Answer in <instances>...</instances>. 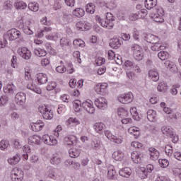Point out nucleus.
<instances>
[{"label":"nucleus","instance_id":"1","mask_svg":"<svg viewBox=\"0 0 181 181\" xmlns=\"http://www.w3.org/2000/svg\"><path fill=\"white\" fill-rule=\"evenodd\" d=\"M131 50L133 53V56L135 60L141 62L144 59V49L142 47L136 44L132 45Z\"/></svg>","mask_w":181,"mask_h":181},{"label":"nucleus","instance_id":"2","mask_svg":"<svg viewBox=\"0 0 181 181\" xmlns=\"http://www.w3.org/2000/svg\"><path fill=\"white\" fill-rule=\"evenodd\" d=\"M105 135L113 144H119L122 142H124V137L122 136H115L110 130L105 131Z\"/></svg>","mask_w":181,"mask_h":181},{"label":"nucleus","instance_id":"3","mask_svg":"<svg viewBox=\"0 0 181 181\" xmlns=\"http://www.w3.org/2000/svg\"><path fill=\"white\" fill-rule=\"evenodd\" d=\"M11 180L12 181H22L23 180V170L19 168H13L11 172Z\"/></svg>","mask_w":181,"mask_h":181},{"label":"nucleus","instance_id":"4","mask_svg":"<svg viewBox=\"0 0 181 181\" xmlns=\"http://www.w3.org/2000/svg\"><path fill=\"white\" fill-rule=\"evenodd\" d=\"M163 16H165V11H163V8H158L157 11L151 16V18L157 23H163V22H165Z\"/></svg>","mask_w":181,"mask_h":181},{"label":"nucleus","instance_id":"5","mask_svg":"<svg viewBox=\"0 0 181 181\" xmlns=\"http://www.w3.org/2000/svg\"><path fill=\"white\" fill-rule=\"evenodd\" d=\"M82 108H83L84 111H86L88 114H95V107H94V103L91 101V100H86L82 103Z\"/></svg>","mask_w":181,"mask_h":181},{"label":"nucleus","instance_id":"6","mask_svg":"<svg viewBox=\"0 0 181 181\" xmlns=\"http://www.w3.org/2000/svg\"><path fill=\"white\" fill-rule=\"evenodd\" d=\"M117 100L122 104H129L134 100V95L131 92L122 94L117 97Z\"/></svg>","mask_w":181,"mask_h":181},{"label":"nucleus","instance_id":"7","mask_svg":"<svg viewBox=\"0 0 181 181\" xmlns=\"http://www.w3.org/2000/svg\"><path fill=\"white\" fill-rule=\"evenodd\" d=\"M17 53L21 56V57L25 59V60H30L32 57V52H30V49H28L26 47L18 48Z\"/></svg>","mask_w":181,"mask_h":181},{"label":"nucleus","instance_id":"8","mask_svg":"<svg viewBox=\"0 0 181 181\" xmlns=\"http://www.w3.org/2000/svg\"><path fill=\"white\" fill-rule=\"evenodd\" d=\"M108 83H98L94 89L97 94H100V95H105L107 93H108Z\"/></svg>","mask_w":181,"mask_h":181},{"label":"nucleus","instance_id":"9","mask_svg":"<svg viewBox=\"0 0 181 181\" xmlns=\"http://www.w3.org/2000/svg\"><path fill=\"white\" fill-rule=\"evenodd\" d=\"M114 21H115V19H114L112 14L111 13H107L106 21H105L104 24H103L104 28H105V29H112V28H114Z\"/></svg>","mask_w":181,"mask_h":181},{"label":"nucleus","instance_id":"10","mask_svg":"<svg viewBox=\"0 0 181 181\" xmlns=\"http://www.w3.org/2000/svg\"><path fill=\"white\" fill-rule=\"evenodd\" d=\"M64 142L66 146H73V145H77L78 142V139L74 135H68L64 137Z\"/></svg>","mask_w":181,"mask_h":181},{"label":"nucleus","instance_id":"11","mask_svg":"<svg viewBox=\"0 0 181 181\" xmlns=\"http://www.w3.org/2000/svg\"><path fill=\"white\" fill-rule=\"evenodd\" d=\"M42 141L45 145H49L50 146L57 145V139H55L53 136L45 134L42 136Z\"/></svg>","mask_w":181,"mask_h":181},{"label":"nucleus","instance_id":"12","mask_svg":"<svg viewBox=\"0 0 181 181\" xmlns=\"http://www.w3.org/2000/svg\"><path fill=\"white\" fill-rule=\"evenodd\" d=\"M15 102L18 105L23 107L26 103V94L23 92L18 93L15 96Z\"/></svg>","mask_w":181,"mask_h":181},{"label":"nucleus","instance_id":"13","mask_svg":"<svg viewBox=\"0 0 181 181\" xmlns=\"http://www.w3.org/2000/svg\"><path fill=\"white\" fill-rule=\"evenodd\" d=\"M95 105L99 110H105L108 107V103L105 98H99L95 100Z\"/></svg>","mask_w":181,"mask_h":181},{"label":"nucleus","instance_id":"14","mask_svg":"<svg viewBox=\"0 0 181 181\" xmlns=\"http://www.w3.org/2000/svg\"><path fill=\"white\" fill-rule=\"evenodd\" d=\"M7 36L9 40H16V39H19L21 37V31L15 28L11 29L7 32Z\"/></svg>","mask_w":181,"mask_h":181},{"label":"nucleus","instance_id":"15","mask_svg":"<svg viewBox=\"0 0 181 181\" xmlns=\"http://www.w3.org/2000/svg\"><path fill=\"white\" fill-rule=\"evenodd\" d=\"M142 38L144 40L147 42V43H158L159 42V37H158L156 35H152V34H143Z\"/></svg>","mask_w":181,"mask_h":181},{"label":"nucleus","instance_id":"16","mask_svg":"<svg viewBox=\"0 0 181 181\" xmlns=\"http://www.w3.org/2000/svg\"><path fill=\"white\" fill-rule=\"evenodd\" d=\"M28 81L29 82L27 84V88H28V90H30L37 94H42V89H40V88H39L37 85L35 83L34 81L30 80Z\"/></svg>","mask_w":181,"mask_h":181},{"label":"nucleus","instance_id":"17","mask_svg":"<svg viewBox=\"0 0 181 181\" xmlns=\"http://www.w3.org/2000/svg\"><path fill=\"white\" fill-rule=\"evenodd\" d=\"M148 153L150 156V159L151 160H158L159 159V151L153 147L148 148Z\"/></svg>","mask_w":181,"mask_h":181},{"label":"nucleus","instance_id":"18","mask_svg":"<svg viewBox=\"0 0 181 181\" xmlns=\"http://www.w3.org/2000/svg\"><path fill=\"white\" fill-rule=\"evenodd\" d=\"M66 127L70 128V127H77V125H80V119L77 117H69L65 122Z\"/></svg>","mask_w":181,"mask_h":181},{"label":"nucleus","instance_id":"19","mask_svg":"<svg viewBox=\"0 0 181 181\" xmlns=\"http://www.w3.org/2000/svg\"><path fill=\"white\" fill-rule=\"evenodd\" d=\"M121 45H122V40L118 37L112 38L110 41V46L112 49H118L121 47Z\"/></svg>","mask_w":181,"mask_h":181},{"label":"nucleus","instance_id":"20","mask_svg":"<svg viewBox=\"0 0 181 181\" xmlns=\"http://www.w3.org/2000/svg\"><path fill=\"white\" fill-rule=\"evenodd\" d=\"M107 179L115 180L117 179V171L114 165H110L107 168Z\"/></svg>","mask_w":181,"mask_h":181},{"label":"nucleus","instance_id":"21","mask_svg":"<svg viewBox=\"0 0 181 181\" xmlns=\"http://www.w3.org/2000/svg\"><path fill=\"white\" fill-rule=\"evenodd\" d=\"M35 78L37 79V81L38 84H46L48 81L47 75L43 73H39L37 74L35 76Z\"/></svg>","mask_w":181,"mask_h":181},{"label":"nucleus","instance_id":"22","mask_svg":"<svg viewBox=\"0 0 181 181\" xmlns=\"http://www.w3.org/2000/svg\"><path fill=\"white\" fill-rule=\"evenodd\" d=\"M161 132L166 136H170V138H173L175 136V132H173V129L169 126H164L161 128Z\"/></svg>","mask_w":181,"mask_h":181},{"label":"nucleus","instance_id":"23","mask_svg":"<svg viewBox=\"0 0 181 181\" xmlns=\"http://www.w3.org/2000/svg\"><path fill=\"white\" fill-rule=\"evenodd\" d=\"M164 66L166 69L172 71V73H177V66H176V64L171 61H166L164 63Z\"/></svg>","mask_w":181,"mask_h":181},{"label":"nucleus","instance_id":"24","mask_svg":"<svg viewBox=\"0 0 181 181\" xmlns=\"http://www.w3.org/2000/svg\"><path fill=\"white\" fill-rule=\"evenodd\" d=\"M42 138L38 135H33L28 137V144L29 145H32L33 146L35 145H39L40 144V141Z\"/></svg>","mask_w":181,"mask_h":181},{"label":"nucleus","instance_id":"25","mask_svg":"<svg viewBox=\"0 0 181 181\" xmlns=\"http://www.w3.org/2000/svg\"><path fill=\"white\" fill-rule=\"evenodd\" d=\"M119 175L122 177H129L132 175V170L128 167L122 168L119 170Z\"/></svg>","mask_w":181,"mask_h":181},{"label":"nucleus","instance_id":"26","mask_svg":"<svg viewBox=\"0 0 181 181\" xmlns=\"http://www.w3.org/2000/svg\"><path fill=\"white\" fill-rule=\"evenodd\" d=\"M43 127H45V123L42 122L41 120H38L31 124L33 131H35V132H39V131H42V129H43Z\"/></svg>","mask_w":181,"mask_h":181},{"label":"nucleus","instance_id":"27","mask_svg":"<svg viewBox=\"0 0 181 181\" xmlns=\"http://www.w3.org/2000/svg\"><path fill=\"white\" fill-rule=\"evenodd\" d=\"M112 156L115 160L121 162L122 160H123L125 155L124 154V151L121 150H117L112 153Z\"/></svg>","mask_w":181,"mask_h":181},{"label":"nucleus","instance_id":"28","mask_svg":"<svg viewBox=\"0 0 181 181\" xmlns=\"http://www.w3.org/2000/svg\"><path fill=\"white\" fill-rule=\"evenodd\" d=\"M50 163L55 165H60L62 163V157L60 155L57 153L53 154L50 159Z\"/></svg>","mask_w":181,"mask_h":181},{"label":"nucleus","instance_id":"29","mask_svg":"<svg viewBox=\"0 0 181 181\" xmlns=\"http://www.w3.org/2000/svg\"><path fill=\"white\" fill-rule=\"evenodd\" d=\"M131 158L134 163H141V153L139 151H133L131 154Z\"/></svg>","mask_w":181,"mask_h":181},{"label":"nucleus","instance_id":"30","mask_svg":"<svg viewBox=\"0 0 181 181\" xmlns=\"http://www.w3.org/2000/svg\"><path fill=\"white\" fill-rule=\"evenodd\" d=\"M4 91L6 94H13L16 91V86L13 83L8 84L6 87L4 88Z\"/></svg>","mask_w":181,"mask_h":181},{"label":"nucleus","instance_id":"31","mask_svg":"<svg viewBox=\"0 0 181 181\" xmlns=\"http://www.w3.org/2000/svg\"><path fill=\"white\" fill-rule=\"evenodd\" d=\"M148 77L152 81H158L159 80V74H158V71L151 69L148 71Z\"/></svg>","mask_w":181,"mask_h":181},{"label":"nucleus","instance_id":"32","mask_svg":"<svg viewBox=\"0 0 181 181\" xmlns=\"http://www.w3.org/2000/svg\"><path fill=\"white\" fill-rule=\"evenodd\" d=\"M147 119L150 122L156 121V111L153 110H148L147 111Z\"/></svg>","mask_w":181,"mask_h":181},{"label":"nucleus","instance_id":"33","mask_svg":"<svg viewBox=\"0 0 181 181\" xmlns=\"http://www.w3.org/2000/svg\"><path fill=\"white\" fill-rule=\"evenodd\" d=\"M93 128L98 134H103V131L105 129V125L103 122H96L94 124Z\"/></svg>","mask_w":181,"mask_h":181},{"label":"nucleus","instance_id":"34","mask_svg":"<svg viewBox=\"0 0 181 181\" xmlns=\"http://www.w3.org/2000/svg\"><path fill=\"white\" fill-rule=\"evenodd\" d=\"M100 144H101V141H100V138L94 137L92 139V141L90 143V146L93 149H95V151H97L100 148Z\"/></svg>","mask_w":181,"mask_h":181},{"label":"nucleus","instance_id":"35","mask_svg":"<svg viewBox=\"0 0 181 181\" xmlns=\"http://www.w3.org/2000/svg\"><path fill=\"white\" fill-rule=\"evenodd\" d=\"M14 7L17 10L23 11L28 8V5L25 1H16L14 3Z\"/></svg>","mask_w":181,"mask_h":181},{"label":"nucleus","instance_id":"36","mask_svg":"<svg viewBox=\"0 0 181 181\" xmlns=\"http://www.w3.org/2000/svg\"><path fill=\"white\" fill-rule=\"evenodd\" d=\"M23 151L24 152V154H23V158H24L25 160H28V159H29V153L32 152V149H30V146H29V145L28 144L23 146Z\"/></svg>","mask_w":181,"mask_h":181},{"label":"nucleus","instance_id":"37","mask_svg":"<svg viewBox=\"0 0 181 181\" xmlns=\"http://www.w3.org/2000/svg\"><path fill=\"white\" fill-rule=\"evenodd\" d=\"M10 165H18V162H21V155L16 154L12 158L8 160Z\"/></svg>","mask_w":181,"mask_h":181},{"label":"nucleus","instance_id":"38","mask_svg":"<svg viewBox=\"0 0 181 181\" xmlns=\"http://www.w3.org/2000/svg\"><path fill=\"white\" fill-rule=\"evenodd\" d=\"M81 150L80 149H77V148H71L69 151V155L70 156V158H78V156H80V153H81Z\"/></svg>","mask_w":181,"mask_h":181},{"label":"nucleus","instance_id":"39","mask_svg":"<svg viewBox=\"0 0 181 181\" xmlns=\"http://www.w3.org/2000/svg\"><path fill=\"white\" fill-rule=\"evenodd\" d=\"M138 172L140 178L146 179V177H148V170H146V168L140 167Z\"/></svg>","mask_w":181,"mask_h":181},{"label":"nucleus","instance_id":"40","mask_svg":"<svg viewBox=\"0 0 181 181\" xmlns=\"http://www.w3.org/2000/svg\"><path fill=\"white\" fill-rule=\"evenodd\" d=\"M157 89L160 93H166L168 91V83L165 81L160 82Z\"/></svg>","mask_w":181,"mask_h":181},{"label":"nucleus","instance_id":"41","mask_svg":"<svg viewBox=\"0 0 181 181\" xmlns=\"http://www.w3.org/2000/svg\"><path fill=\"white\" fill-rule=\"evenodd\" d=\"M47 176L48 177H50L51 179H57L56 175V168L53 167H48L47 168Z\"/></svg>","mask_w":181,"mask_h":181},{"label":"nucleus","instance_id":"42","mask_svg":"<svg viewBox=\"0 0 181 181\" xmlns=\"http://www.w3.org/2000/svg\"><path fill=\"white\" fill-rule=\"evenodd\" d=\"M153 46H151V50L153 52H159V50H165L166 47L164 45H160L159 42L153 43Z\"/></svg>","mask_w":181,"mask_h":181},{"label":"nucleus","instance_id":"43","mask_svg":"<svg viewBox=\"0 0 181 181\" xmlns=\"http://www.w3.org/2000/svg\"><path fill=\"white\" fill-rule=\"evenodd\" d=\"M128 132L129 134H130L131 135H134V136H135V138H138V136H139V128L136 127H131L129 129H128Z\"/></svg>","mask_w":181,"mask_h":181},{"label":"nucleus","instance_id":"44","mask_svg":"<svg viewBox=\"0 0 181 181\" xmlns=\"http://www.w3.org/2000/svg\"><path fill=\"white\" fill-rule=\"evenodd\" d=\"M144 4L146 9H152L156 6V0H146Z\"/></svg>","mask_w":181,"mask_h":181},{"label":"nucleus","instance_id":"45","mask_svg":"<svg viewBox=\"0 0 181 181\" xmlns=\"http://www.w3.org/2000/svg\"><path fill=\"white\" fill-rule=\"evenodd\" d=\"M73 105L75 112H80L81 108H83V103H81V101L78 100H75Z\"/></svg>","mask_w":181,"mask_h":181},{"label":"nucleus","instance_id":"46","mask_svg":"<svg viewBox=\"0 0 181 181\" xmlns=\"http://www.w3.org/2000/svg\"><path fill=\"white\" fill-rule=\"evenodd\" d=\"M34 54L38 57H44V56H46V54H47V52L40 48H35L34 49Z\"/></svg>","mask_w":181,"mask_h":181},{"label":"nucleus","instance_id":"47","mask_svg":"<svg viewBox=\"0 0 181 181\" xmlns=\"http://www.w3.org/2000/svg\"><path fill=\"white\" fill-rule=\"evenodd\" d=\"M44 119H52L53 118V111L50 109H47L42 114Z\"/></svg>","mask_w":181,"mask_h":181},{"label":"nucleus","instance_id":"48","mask_svg":"<svg viewBox=\"0 0 181 181\" xmlns=\"http://www.w3.org/2000/svg\"><path fill=\"white\" fill-rule=\"evenodd\" d=\"M158 57L159 58L160 60H168L169 57H170V55L168 52L165 51H160L158 54Z\"/></svg>","mask_w":181,"mask_h":181},{"label":"nucleus","instance_id":"49","mask_svg":"<svg viewBox=\"0 0 181 181\" xmlns=\"http://www.w3.org/2000/svg\"><path fill=\"white\" fill-rule=\"evenodd\" d=\"M84 13H85V11L81 8H76L73 11L74 16H76V18H83V16L84 15Z\"/></svg>","mask_w":181,"mask_h":181},{"label":"nucleus","instance_id":"50","mask_svg":"<svg viewBox=\"0 0 181 181\" xmlns=\"http://www.w3.org/2000/svg\"><path fill=\"white\" fill-rule=\"evenodd\" d=\"M86 11L88 13L93 14L95 12V5L93 3H89L86 6Z\"/></svg>","mask_w":181,"mask_h":181},{"label":"nucleus","instance_id":"51","mask_svg":"<svg viewBox=\"0 0 181 181\" xmlns=\"http://www.w3.org/2000/svg\"><path fill=\"white\" fill-rule=\"evenodd\" d=\"M130 114L132 116L133 119H135V121H139V115L136 111V107H132L130 109Z\"/></svg>","mask_w":181,"mask_h":181},{"label":"nucleus","instance_id":"52","mask_svg":"<svg viewBox=\"0 0 181 181\" xmlns=\"http://www.w3.org/2000/svg\"><path fill=\"white\" fill-rule=\"evenodd\" d=\"M28 9L33 12H37L39 11V4L36 2L28 4Z\"/></svg>","mask_w":181,"mask_h":181},{"label":"nucleus","instance_id":"53","mask_svg":"<svg viewBox=\"0 0 181 181\" xmlns=\"http://www.w3.org/2000/svg\"><path fill=\"white\" fill-rule=\"evenodd\" d=\"M132 35L134 40H136L137 42L141 41V32L137 30L136 28L132 30Z\"/></svg>","mask_w":181,"mask_h":181},{"label":"nucleus","instance_id":"54","mask_svg":"<svg viewBox=\"0 0 181 181\" xmlns=\"http://www.w3.org/2000/svg\"><path fill=\"white\" fill-rule=\"evenodd\" d=\"M86 21H78V23H76V29L78 30H80L81 32H84V30H86V29H87L86 28Z\"/></svg>","mask_w":181,"mask_h":181},{"label":"nucleus","instance_id":"55","mask_svg":"<svg viewBox=\"0 0 181 181\" xmlns=\"http://www.w3.org/2000/svg\"><path fill=\"white\" fill-rule=\"evenodd\" d=\"M135 65V64H134V62L127 60L124 63V67L125 71H129V70H132V69H134V66Z\"/></svg>","mask_w":181,"mask_h":181},{"label":"nucleus","instance_id":"56","mask_svg":"<svg viewBox=\"0 0 181 181\" xmlns=\"http://www.w3.org/2000/svg\"><path fill=\"white\" fill-rule=\"evenodd\" d=\"M9 141L8 140H1L0 141V149L1 151H5L9 148Z\"/></svg>","mask_w":181,"mask_h":181},{"label":"nucleus","instance_id":"57","mask_svg":"<svg viewBox=\"0 0 181 181\" xmlns=\"http://www.w3.org/2000/svg\"><path fill=\"white\" fill-rule=\"evenodd\" d=\"M180 87V83H175L173 85L172 88L170 90L171 95H177V88H179Z\"/></svg>","mask_w":181,"mask_h":181},{"label":"nucleus","instance_id":"58","mask_svg":"<svg viewBox=\"0 0 181 181\" xmlns=\"http://www.w3.org/2000/svg\"><path fill=\"white\" fill-rule=\"evenodd\" d=\"M117 114L120 118H125L128 117V110L124 108H119L117 111Z\"/></svg>","mask_w":181,"mask_h":181},{"label":"nucleus","instance_id":"59","mask_svg":"<svg viewBox=\"0 0 181 181\" xmlns=\"http://www.w3.org/2000/svg\"><path fill=\"white\" fill-rule=\"evenodd\" d=\"M73 45L74 46H76V47H84V46H86V42H84V41L81 39H76V40H74Z\"/></svg>","mask_w":181,"mask_h":181},{"label":"nucleus","instance_id":"60","mask_svg":"<svg viewBox=\"0 0 181 181\" xmlns=\"http://www.w3.org/2000/svg\"><path fill=\"white\" fill-rule=\"evenodd\" d=\"M165 152L168 156H171L173 153V147L170 144L165 146Z\"/></svg>","mask_w":181,"mask_h":181},{"label":"nucleus","instance_id":"61","mask_svg":"<svg viewBox=\"0 0 181 181\" xmlns=\"http://www.w3.org/2000/svg\"><path fill=\"white\" fill-rule=\"evenodd\" d=\"M57 73H59L60 74H63V73H66L67 71V69L64 65H59L55 68Z\"/></svg>","mask_w":181,"mask_h":181},{"label":"nucleus","instance_id":"62","mask_svg":"<svg viewBox=\"0 0 181 181\" xmlns=\"http://www.w3.org/2000/svg\"><path fill=\"white\" fill-rule=\"evenodd\" d=\"M159 165L161 168H168L169 166V160L167 159H160L158 160Z\"/></svg>","mask_w":181,"mask_h":181},{"label":"nucleus","instance_id":"63","mask_svg":"<svg viewBox=\"0 0 181 181\" xmlns=\"http://www.w3.org/2000/svg\"><path fill=\"white\" fill-rule=\"evenodd\" d=\"M41 23L45 26H50L53 25V22L47 19V17H43L41 20Z\"/></svg>","mask_w":181,"mask_h":181},{"label":"nucleus","instance_id":"64","mask_svg":"<svg viewBox=\"0 0 181 181\" xmlns=\"http://www.w3.org/2000/svg\"><path fill=\"white\" fill-rule=\"evenodd\" d=\"M126 76L129 80H135V72L132 71H126Z\"/></svg>","mask_w":181,"mask_h":181}]
</instances>
